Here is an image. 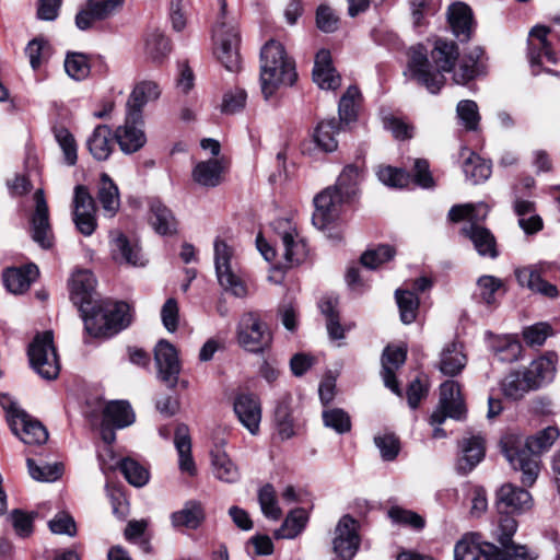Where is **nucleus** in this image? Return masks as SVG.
<instances>
[{"instance_id": "f257e3e1", "label": "nucleus", "mask_w": 560, "mask_h": 560, "mask_svg": "<svg viewBox=\"0 0 560 560\" xmlns=\"http://www.w3.org/2000/svg\"><path fill=\"white\" fill-rule=\"evenodd\" d=\"M559 436L560 430L550 425L525 440L514 433L501 439L502 453L511 467L522 472L523 486L532 487L536 482L540 472L539 455L547 452Z\"/></svg>"}, {"instance_id": "f03ea898", "label": "nucleus", "mask_w": 560, "mask_h": 560, "mask_svg": "<svg viewBox=\"0 0 560 560\" xmlns=\"http://www.w3.org/2000/svg\"><path fill=\"white\" fill-rule=\"evenodd\" d=\"M408 56V71L411 78L425 86L430 93L436 94L445 84L444 73L454 70L459 51L454 42L438 39L430 58L423 45L412 46Z\"/></svg>"}, {"instance_id": "7ed1b4c3", "label": "nucleus", "mask_w": 560, "mask_h": 560, "mask_svg": "<svg viewBox=\"0 0 560 560\" xmlns=\"http://www.w3.org/2000/svg\"><path fill=\"white\" fill-rule=\"evenodd\" d=\"M298 79L295 62L284 47L269 40L260 51V85L265 100H269L281 85H292Z\"/></svg>"}, {"instance_id": "20e7f679", "label": "nucleus", "mask_w": 560, "mask_h": 560, "mask_svg": "<svg viewBox=\"0 0 560 560\" xmlns=\"http://www.w3.org/2000/svg\"><path fill=\"white\" fill-rule=\"evenodd\" d=\"M86 332L92 337H108L131 323L130 307L125 302L100 301L83 318Z\"/></svg>"}, {"instance_id": "39448f33", "label": "nucleus", "mask_w": 560, "mask_h": 560, "mask_svg": "<svg viewBox=\"0 0 560 560\" xmlns=\"http://www.w3.org/2000/svg\"><path fill=\"white\" fill-rule=\"evenodd\" d=\"M219 4L220 15L213 30V38L218 45L215 54L225 69L234 72L241 67L240 35L235 24L226 21V0H219Z\"/></svg>"}, {"instance_id": "423d86ee", "label": "nucleus", "mask_w": 560, "mask_h": 560, "mask_svg": "<svg viewBox=\"0 0 560 560\" xmlns=\"http://www.w3.org/2000/svg\"><path fill=\"white\" fill-rule=\"evenodd\" d=\"M517 530V522L515 518L505 514L500 518L499 525L494 532V535L501 545L498 546L486 542V560H534L537 555L529 551L524 545H516L512 538Z\"/></svg>"}, {"instance_id": "0eeeda50", "label": "nucleus", "mask_w": 560, "mask_h": 560, "mask_svg": "<svg viewBox=\"0 0 560 560\" xmlns=\"http://www.w3.org/2000/svg\"><path fill=\"white\" fill-rule=\"evenodd\" d=\"M33 370L44 380H55L60 372L59 359L51 331L37 334L27 349Z\"/></svg>"}, {"instance_id": "6e6552de", "label": "nucleus", "mask_w": 560, "mask_h": 560, "mask_svg": "<svg viewBox=\"0 0 560 560\" xmlns=\"http://www.w3.org/2000/svg\"><path fill=\"white\" fill-rule=\"evenodd\" d=\"M237 341L248 352L261 353L272 342V332L258 312L244 313L237 325Z\"/></svg>"}, {"instance_id": "1a4fd4ad", "label": "nucleus", "mask_w": 560, "mask_h": 560, "mask_svg": "<svg viewBox=\"0 0 560 560\" xmlns=\"http://www.w3.org/2000/svg\"><path fill=\"white\" fill-rule=\"evenodd\" d=\"M214 264L221 287L236 298L246 296V284L235 270L234 250L223 240L218 238L214 242Z\"/></svg>"}, {"instance_id": "9d476101", "label": "nucleus", "mask_w": 560, "mask_h": 560, "mask_svg": "<svg viewBox=\"0 0 560 560\" xmlns=\"http://www.w3.org/2000/svg\"><path fill=\"white\" fill-rule=\"evenodd\" d=\"M466 409L457 382L448 380L440 386V399L436 409L430 416V424H442L447 417L462 420Z\"/></svg>"}, {"instance_id": "9b49d317", "label": "nucleus", "mask_w": 560, "mask_h": 560, "mask_svg": "<svg viewBox=\"0 0 560 560\" xmlns=\"http://www.w3.org/2000/svg\"><path fill=\"white\" fill-rule=\"evenodd\" d=\"M275 230L281 242L282 255L288 267L302 264L307 257L308 249L292 223L287 219H279L275 221Z\"/></svg>"}, {"instance_id": "f8f14e48", "label": "nucleus", "mask_w": 560, "mask_h": 560, "mask_svg": "<svg viewBox=\"0 0 560 560\" xmlns=\"http://www.w3.org/2000/svg\"><path fill=\"white\" fill-rule=\"evenodd\" d=\"M95 285L96 279L90 270H78L71 277L70 299L78 306L82 319L100 302Z\"/></svg>"}, {"instance_id": "ddd939ff", "label": "nucleus", "mask_w": 560, "mask_h": 560, "mask_svg": "<svg viewBox=\"0 0 560 560\" xmlns=\"http://www.w3.org/2000/svg\"><path fill=\"white\" fill-rule=\"evenodd\" d=\"M35 210L31 218V232L33 241L44 249L54 244V233L49 222L48 205L43 189L34 194Z\"/></svg>"}, {"instance_id": "4468645a", "label": "nucleus", "mask_w": 560, "mask_h": 560, "mask_svg": "<svg viewBox=\"0 0 560 560\" xmlns=\"http://www.w3.org/2000/svg\"><path fill=\"white\" fill-rule=\"evenodd\" d=\"M359 546L358 522L350 515L342 516L335 528L332 540L335 553L342 560H351Z\"/></svg>"}, {"instance_id": "2eb2a0df", "label": "nucleus", "mask_w": 560, "mask_h": 560, "mask_svg": "<svg viewBox=\"0 0 560 560\" xmlns=\"http://www.w3.org/2000/svg\"><path fill=\"white\" fill-rule=\"evenodd\" d=\"M497 509L500 514H523L534 505L532 494L513 483H504L497 491Z\"/></svg>"}, {"instance_id": "dca6fc26", "label": "nucleus", "mask_w": 560, "mask_h": 560, "mask_svg": "<svg viewBox=\"0 0 560 560\" xmlns=\"http://www.w3.org/2000/svg\"><path fill=\"white\" fill-rule=\"evenodd\" d=\"M346 197L341 191L327 188L314 198L315 211L312 217L314 226L326 229L339 215L340 206Z\"/></svg>"}, {"instance_id": "f3484780", "label": "nucleus", "mask_w": 560, "mask_h": 560, "mask_svg": "<svg viewBox=\"0 0 560 560\" xmlns=\"http://www.w3.org/2000/svg\"><path fill=\"white\" fill-rule=\"evenodd\" d=\"M142 116L136 117L127 112L125 124L115 131V139L120 150L127 154L139 151L147 142L145 133L142 129Z\"/></svg>"}, {"instance_id": "a211bd4d", "label": "nucleus", "mask_w": 560, "mask_h": 560, "mask_svg": "<svg viewBox=\"0 0 560 560\" xmlns=\"http://www.w3.org/2000/svg\"><path fill=\"white\" fill-rule=\"evenodd\" d=\"M549 28L542 25H536L532 28L528 38V59L532 67L533 74H538V67L542 63L545 58L549 63H558V57L547 42Z\"/></svg>"}, {"instance_id": "6ab92c4d", "label": "nucleus", "mask_w": 560, "mask_h": 560, "mask_svg": "<svg viewBox=\"0 0 560 560\" xmlns=\"http://www.w3.org/2000/svg\"><path fill=\"white\" fill-rule=\"evenodd\" d=\"M154 359L160 378L168 386L175 387L180 372V364L175 347L161 340L155 347Z\"/></svg>"}, {"instance_id": "aec40b11", "label": "nucleus", "mask_w": 560, "mask_h": 560, "mask_svg": "<svg viewBox=\"0 0 560 560\" xmlns=\"http://www.w3.org/2000/svg\"><path fill=\"white\" fill-rule=\"evenodd\" d=\"M234 412L244 428L253 435L259 432L261 421V404L259 398L250 393H241L234 399Z\"/></svg>"}, {"instance_id": "412c9836", "label": "nucleus", "mask_w": 560, "mask_h": 560, "mask_svg": "<svg viewBox=\"0 0 560 560\" xmlns=\"http://www.w3.org/2000/svg\"><path fill=\"white\" fill-rule=\"evenodd\" d=\"M10 428L23 443L28 445H40L48 439L46 428L26 412H20L10 420Z\"/></svg>"}, {"instance_id": "4be33fe9", "label": "nucleus", "mask_w": 560, "mask_h": 560, "mask_svg": "<svg viewBox=\"0 0 560 560\" xmlns=\"http://www.w3.org/2000/svg\"><path fill=\"white\" fill-rule=\"evenodd\" d=\"M407 348L405 346H387L382 354V378L384 385L401 397V390L396 380L395 371L406 361Z\"/></svg>"}, {"instance_id": "5701e85b", "label": "nucleus", "mask_w": 560, "mask_h": 560, "mask_svg": "<svg viewBox=\"0 0 560 560\" xmlns=\"http://www.w3.org/2000/svg\"><path fill=\"white\" fill-rule=\"evenodd\" d=\"M448 23L453 34L460 40L467 42L474 30L471 9L464 2H456L448 7Z\"/></svg>"}, {"instance_id": "b1692460", "label": "nucleus", "mask_w": 560, "mask_h": 560, "mask_svg": "<svg viewBox=\"0 0 560 560\" xmlns=\"http://www.w3.org/2000/svg\"><path fill=\"white\" fill-rule=\"evenodd\" d=\"M313 80L323 90H336L340 86L341 78L331 65L329 50L320 49L316 54Z\"/></svg>"}, {"instance_id": "393cba45", "label": "nucleus", "mask_w": 560, "mask_h": 560, "mask_svg": "<svg viewBox=\"0 0 560 560\" xmlns=\"http://www.w3.org/2000/svg\"><path fill=\"white\" fill-rule=\"evenodd\" d=\"M39 270L36 265L28 264L24 267L8 268L3 272L5 288L14 294H21L28 290L32 282L36 280Z\"/></svg>"}, {"instance_id": "a878e982", "label": "nucleus", "mask_w": 560, "mask_h": 560, "mask_svg": "<svg viewBox=\"0 0 560 560\" xmlns=\"http://www.w3.org/2000/svg\"><path fill=\"white\" fill-rule=\"evenodd\" d=\"M463 234L474 244L475 249L480 256L497 258L499 253L494 235L490 230L480 224H468L462 229Z\"/></svg>"}, {"instance_id": "bb28decb", "label": "nucleus", "mask_w": 560, "mask_h": 560, "mask_svg": "<svg viewBox=\"0 0 560 560\" xmlns=\"http://www.w3.org/2000/svg\"><path fill=\"white\" fill-rule=\"evenodd\" d=\"M160 94V86L154 81L145 80L137 83L129 95L127 112L132 113L136 117L142 116L145 104L158 100Z\"/></svg>"}, {"instance_id": "cd10ccee", "label": "nucleus", "mask_w": 560, "mask_h": 560, "mask_svg": "<svg viewBox=\"0 0 560 560\" xmlns=\"http://www.w3.org/2000/svg\"><path fill=\"white\" fill-rule=\"evenodd\" d=\"M524 373L534 390L550 383L556 374L555 357L552 354L540 357L525 368Z\"/></svg>"}, {"instance_id": "c85d7f7f", "label": "nucleus", "mask_w": 560, "mask_h": 560, "mask_svg": "<svg viewBox=\"0 0 560 560\" xmlns=\"http://www.w3.org/2000/svg\"><path fill=\"white\" fill-rule=\"evenodd\" d=\"M210 457L212 474L218 480L234 483L240 479L238 467L222 447L217 445L211 450Z\"/></svg>"}, {"instance_id": "c756f323", "label": "nucleus", "mask_w": 560, "mask_h": 560, "mask_svg": "<svg viewBox=\"0 0 560 560\" xmlns=\"http://www.w3.org/2000/svg\"><path fill=\"white\" fill-rule=\"evenodd\" d=\"M110 248L113 258L118 262H125L133 267L145 265L140 247L130 243L122 233H118L112 238Z\"/></svg>"}, {"instance_id": "7c9ffc66", "label": "nucleus", "mask_w": 560, "mask_h": 560, "mask_svg": "<svg viewBox=\"0 0 560 560\" xmlns=\"http://www.w3.org/2000/svg\"><path fill=\"white\" fill-rule=\"evenodd\" d=\"M174 445L178 453V466L182 472L195 476L196 464L191 455V440L186 424H178L175 430Z\"/></svg>"}, {"instance_id": "2f4dec72", "label": "nucleus", "mask_w": 560, "mask_h": 560, "mask_svg": "<svg viewBox=\"0 0 560 560\" xmlns=\"http://www.w3.org/2000/svg\"><path fill=\"white\" fill-rule=\"evenodd\" d=\"M513 209L518 218V226L525 234L533 235L542 230L544 221L536 213V207L533 201L516 198L513 202Z\"/></svg>"}, {"instance_id": "473e14b6", "label": "nucleus", "mask_w": 560, "mask_h": 560, "mask_svg": "<svg viewBox=\"0 0 560 560\" xmlns=\"http://www.w3.org/2000/svg\"><path fill=\"white\" fill-rule=\"evenodd\" d=\"M467 364L466 354L463 352V346L458 342L445 345L440 354L439 370L447 376L458 375Z\"/></svg>"}, {"instance_id": "72a5a7b5", "label": "nucleus", "mask_w": 560, "mask_h": 560, "mask_svg": "<svg viewBox=\"0 0 560 560\" xmlns=\"http://www.w3.org/2000/svg\"><path fill=\"white\" fill-rule=\"evenodd\" d=\"M515 277L522 287H527L532 291L538 292L548 298H557L559 295L558 288L544 280L538 270L533 267H524L515 270Z\"/></svg>"}, {"instance_id": "f704fd0d", "label": "nucleus", "mask_w": 560, "mask_h": 560, "mask_svg": "<svg viewBox=\"0 0 560 560\" xmlns=\"http://www.w3.org/2000/svg\"><path fill=\"white\" fill-rule=\"evenodd\" d=\"M90 153L97 161H105L113 151V132L106 125H98L86 140Z\"/></svg>"}, {"instance_id": "c9c22d12", "label": "nucleus", "mask_w": 560, "mask_h": 560, "mask_svg": "<svg viewBox=\"0 0 560 560\" xmlns=\"http://www.w3.org/2000/svg\"><path fill=\"white\" fill-rule=\"evenodd\" d=\"M462 457L458 459V470L469 472L485 456V440L480 435L466 438L462 442Z\"/></svg>"}, {"instance_id": "e433bc0d", "label": "nucleus", "mask_w": 560, "mask_h": 560, "mask_svg": "<svg viewBox=\"0 0 560 560\" xmlns=\"http://www.w3.org/2000/svg\"><path fill=\"white\" fill-rule=\"evenodd\" d=\"M205 520L202 504L198 501H188L184 506L171 514V522L174 527L198 528Z\"/></svg>"}, {"instance_id": "4c0bfd02", "label": "nucleus", "mask_w": 560, "mask_h": 560, "mask_svg": "<svg viewBox=\"0 0 560 560\" xmlns=\"http://www.w3.org/2000/svg\"><path fill=\"white\" fill-rule=\"evenodd\" d=\"M170 39L160 31L149 32L144 37V55L153 63H162L171 52Z\"/></svg>"}, {"instance_id": "58836bf2", "label": "nucleus", "mask_w": 560, "mask_h": 560, "mask_svg": "<svg viewBox=\"0 0 560 560\" xmlns=\"http://www.w3.org/2000/svg\"><path fill=\"white\" fill-rule=\"evenodd\" d=\"M223 165L217 159L199 162L192 170L194 180L205 187H215L222 180Z\"/></svg>"}, {"instance_id": "ea45409f", "label": "nucleus", "mask_w": 560, "mask_h": 560, "mask_svg": "<svg viewBox=\"0 0 560 560\" xmlns=\"http://www.w3.org/2000/svg\"><path fill=\"white\" fill-rule=\"evenodd\" d=\"M150 222L154 231L161 235H172L177 231V221L174 214L160 201L151 203Z\"/></svg>"}, {"instance_id": "a19ab883", "label": "nucleus", "mask_w": 560, "mask_h": 560, "mask_svg": "<svg viewBox=\"0 0 560 560\" xmlns=\"http://www.w3.org/2000/svg\"><path fill=\"white\" fill-rule=\"evenodd\" d=\"M103 420L113 424L116 429H121L133 423L135 413L127 401H110L104 408Z\"/></svg>"}, {"instance_id": "79ce46f5", "label": "nucleus", "mask_w": 560, "mask_h": 560, "mask_svg": "<svg viewBox=\"0 0 560 560\" xmlns=\"http://www.w3.org/2000/svg\"><path fill=\"white\" fill-rule=\"evenodd\" d=\"M97 198L108 217L115 215L120 206L119 191L108 174L101 175Z\"/></svg>"}, {"instance_id": "37998d69", "label": "nucleus", "mask_w": 560, "mask_h": 560, "mask_svg": "<svg viewBox=\"0 0 560 560\" xmlns=\"http://www.w3.org/2000/svg\"><path fill=\"white\" fill-rule=\"evenodd\" d=\"M503 395L512 400L522 399L527 393L534 390L524 371H512L501 382Z\"/></svg>"}, {"instance_id": "c03bdc74", "label": "nucleus", "mask_w": 560, "mask_h": 560, "mask_svg": "<svg viewBox=\"0 0 560 560\" xmlns=\"http://www.w3.org/2000/svg\"><path fill=\"white\" fill-rule=\"evenodd\" d=\"M340 130V124L335 119L322 120L315 131L314 141L325 152H334L338 147L336 135Z\"/></svg>"}, {"instance_id": "a18cd8bd", "label": "nucleus", "mask_w": 560, "mask_h": 560, "mask_svg": "<svg viewBox=\"0 0 560 560\" xmlns=\"http://www.w3.org/2000/svg\"><path fill=\"white\" fill-rule=\"evenodd\" d=\"M319 308L326 317V327L328 335L334 340L345 338V328L340 324L338 312V300L336 298L323 299Z\"/></svg>"}, {"instance_id": "49530a36", "label": "nucleus", "mask_w": 560, "mask_h": 560, "mask_svg": "<svg viewBox=\"0 0 560 560\" xmlns=\"http://www.w3.org/2000/svg\"><path fill=\"white\" fill-rule=\"evenodd\" d=\"M468 153L469 155L463 164V171L467 179L472 184H479L487 180L491 175V164L475 152Z\"/></svg>"}, {"instance_id": "de8ad7c7", "label": "nucleus", "mask_w": 560, "mask_h": 560, "mask_svg": "<svg viewBox=\"0 0 560 560\" xmlns=\"http://www.w3.org/2000/svg\"><path fill=\"white\" fill-rule=\"evenodd\" d=\"M482 55V49L476 47L469 54L463 56L458 69L455 70L453 80L456 84H466L478 75V61Z\"/></svg>"}, {"instance_id": "09e8293b", "label": "nucleus", "mask_w": 560, "mask_h": 560, "mask_svg": "<svg viewBox=\"0 0 560 560\" xmlns=\"http://www.w3.org/2000/svg\"><path fill=\"white\" fill-rule=\"evenodd\" d=\"M486 542L480 544L475 536H465L457 541L454 548L455 560H479L480 556L486 558Z\"/></svg>"}, {"instance_id": "8fccbe9b", "label": "nucleus", "mask_w": 560, "mask_h": 560, "mask_svg": "<svg viewBox=\"0 0 560 560\" xmlns=\"http://www.w3.org/2000/svg\"><path fill=\"white\" fill-rule=\"evenodd\" d=\"M396 301L399 307L400 319L404 324H411L416 317L419 307V299L410 290L398 289L395 292Z\"/></svg>"}, {"instance_id": "3c124183", "label": "nucleus", "mask_w": 560, "mask_h": 560, "mask_svg": "<svg viewBox=\"0 0 560 560\" xmlns=\"http://www.w3.org/2000/svg\"><path fill=\"white\" fill-rule=\"evenodd\" d=\"M306 522L307 516L305 511L303 509H296L287 516L282 526L276 532V536L287 539L294 538L303 530Z\"/></svg>"}, {"instance_id": "603ef678", "label": "nucleus", "mask_w": 560, "mask_h": 560, "mask_svg": "<svg viewBox=\"0 0 560 560\" xmlns=\"http://www.w3.org/2000/svg\"><path fill=\"white\" fill-rule=\"evenodd\" d=\"M118 466L130 485L143 487L149 481V471L135 459L124 458L118 462Z\"/></svg>"}, {"instance_id": "864d4df0", "label": "nucleus", "mask_w": 560, "mask_h": 560, "mask_svg": "<svg viewBox=\"0 0 560 560\" xmlns=\"http://www.w3.org/2000/svg\"><path fill=\"white\" fill-rule=\"evenodd\" d=\"M65 69L68 75L75 81L86 79L91 71L88 56L82 52L67 54Z\"/></svg>"}, {"instance_id": "5fc2aeb1", "label": "nucleus", "mask_w": 560, "mask_h": 560, "mask_svg": "<svg viewBox=\"0 0 560 560\" xmlns=\"http://www.w3.org/2000/svg\"><path fill=\"white\" fill-rule=\"evenodd\" d=\"M377 178L392 188H404L410 182V175L402 168L390 165H381L376 171Z\"/></svg>"}, {"instance_id": "6e6d98bb", "label": "nucleus", "mask_w": 560, "mask_h": 560, "mask_svg": "<svg viewBox=\"0 0 560 560\" xmlns=\"http://www.w3.org/2000/svg\"><path fill=\"white\" fill-rule=\"evenodd\" d=\"M359 98L360 92L358 88L349 86L339 102L338 112L340 121L349 124L355 120Z\"/></svg>"}, {"instance_id": "4d7b16f0", "label": "nucleus", "mask_w": 560, "mask_h": 560, "mask_svg": "<svg viewBox=\"0 0 560 560\" xmlns=\"http://www.w3.org/2000/svg\"><path fill=\"white\" fill-rule=\"evenodd\" d=\"M26 465H27L30 476L34 480L42 481V482L55 481L62 474V465H60L58 463L45 464L43 466H38V465H36L34 459L27 458Z\"/></svg>"}, {"instance_id": "13d9d810", "label": "nucleus", "mask_w": 560, "mask_h": 560, "mask_svg": "<svg viewBox=\"0 0 560 560\" xmlns=\"http://www.w3.org/2000/svg\"><path fill=\"white\" fill-rule=\"evenodd\" d=\"M395 256V249L389 245H380L376 248L365 250L361 256V262L369 269H375Z\"/></svg>"}, {"instance_id": "bf43d9fd", "label": "nucleus", "mask_w": 560, "mask_h": 560, "mask_svg": "<svg viewBox=\"0 0 560 560\" xmlns=\"http://www.w3.org/2000/svg\"><path fill=\"white\" fill-rule=\"evenodd\" d=\"M258 501L265 516L279 520L281 510L278 506L276 491L271 485H265L258 492Z\"/></svg>"}, {"instance_id": "052dcab7", "label": "nucleus", "mask_w": 560, "mask_h": 560, "mask_svg": "<svg viewBox=\"0 0 560 560\" xmlns=\"http://www.w3.org/2000/svg\"><path fill=\"white\" fill-rule=\"evenodd\" d=\"M324 424L331 428L337 433H346L351 429V421L349 415L342 409H328L323 411Z\"/></svg>"}, {"instance_id": "680f3d73", "label": "nucleus", "mask_w": 560, "mask_h": 560, "mask_svg": "<svg viewBox=\"0 0 560 560\" xmlns=\"http://www.w3.org/2000/svg\"><path fill=\"white\" fill-rule=\"evenodd\" d=\"M457 115L467 130L478 128L480 115L476 102L470 100L460 101L457 105Z\"/></svg>"}, {"instance_id": "e2e57ef3", "label": "nucleus", "mask_w": 560, "mask_h": 560, "mask_svg": "<svg viewBox=\"0 0 560 560\" xmlns=\"http://www.w3.org/2000/svg\"><path fill=\"white\" fill-rule=\"evenodd\" d=\"M246 98L247 94L241 88L225 92L221 104V112L229 115L238 113L245 107Z\"/></svg>"}, {"instance_id": "0e129e2a", "label": "nucleus", "mask_w": 560, "mask_h": 560, "mask_svg": "<svg viewBox=\"0 0 560 560\" xmlns=\"http://www.w3.org/2000/svg\"><path fill=\"white\" fill-rule=\"evenodd\" d=\"M360 177V170L354 165H347L338 177L334 189L341 191L348 198L354 194V186Z\"/></svg>"}, {"instance_id": "69168bd1", "label": "nucleus", "mask_w": 560, "mask_h": 560, "mask_svg": "<svg viewBox=\"0 0 560 560\" xmlns=\"http://www.w3.org/2000/svg\"><path fill=\"white\" fill-rule=\"evenodd\" d=\"M73 215L95 214V203L88 188L78 185L74 188Z\"/></svg>"}, {"instance_id": "338daca9", "label": "nucleus", "mask_w": 560, "mask_h": 560, "mask_svg": "<svg viewBox=\"0 0 560 560\" xmlns=\"http://www.w3.org/2000/svg\"><path fill=\"white\" fill-rule=\"evenodd\" d=\"M374 443L380 450L384 460H393L399 453V440L393 433H383L374 438Z\"/></svg>"}, {"instance_id": "774afa93", "label": "nucleus", "mask_w": 560, "mask_h": 560, "mask_svg": "<svg viewBox=\"0 0 560 560\" xmlns=\"http://www.w3.org/2000/svg\"><path fill=\"white\" fill-rule=\"evenodd\" d=\"M161 319L168 332H175L178 328L179 308L175 299L170 298L161 308Z\"/></svg>"}]
</instances>
